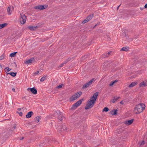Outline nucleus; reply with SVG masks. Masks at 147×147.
<instances>
[{
	"mask_svg": "<svg viewBox=\"0 0 147 147\" xmlns=\"http://www.w3.org/2000/svg\"><path fill=\"white\" fill-rule=\"evenodd\" d=\"M120 98V97H119L117 96H115L114 97L113 99L112 100V102L113 103H114L115 102H116L117 100L119 98Z\"/></svg>",
	"mask_w": 147,
	"mask_h": 147,
	"instance_id": "nucleus-16",
	"label": "nucleus"
},
{
	"mask_svg": "<svg viewBox=\"0 0 147 147\" xmlns=\"http://www.w3.org/2000/svg\"><path fill=\"white\" fill-rule=\"evenodd\" d=\"M39 73V71H36V72H35V74L37 75V74H38Z\"/></svg>",
	"mask_w": 147,
	"mask_h": 147,
	"instance_id": "nucleus-35",
	"label": "nucleus"
},
{
	"mask_svg": "<svg viewBox=\"0 0 147 147\" xmlns=\"http://www.w3.org/2000/svg\"><path fill=\"white\" fill-rule=\"evenodd\" d=\"M4 58V56L3 55H2L0 57V60H2Z\"/></svg>",
	"mask_w": 147,
	"mask_h": 147,
	"instance_id": "nucleus-32",
	"label": "nucleus"
},
{
	"mask_svg": "<svg viewBox=\"0 0 147 147\" xmlns=\"http://www.w3.org/2000/svg\"><path fill=\"white\" fill-rule=\"evenodd\" d=\"M145 105L144 104H140L136 105L135 107V111H137L136 113L139 114L142 112L145 108Z\"/></svg>",
	"mask_w": 147,
	"mask_h": 147,
	"instance_id": "nucleus-2",
	"label": "nucleus"
},
{
	"mask_svg": "<svg viewBox=\"0 0 147 147\" xmlns=\"http://www.w3.org/2000/svg\"><path fill=\"white\" fill-rule=\"evenodd\" d=\"M8 8L9 9H11V8H10L9 7H8Z\"/></svg>",
	"mask_w": 147,
	"mask_h": 147,
	"instance_id": "nucleus-43",
	"label": "nucleus"
},
{
	"mask_svg": "<svg viewBox=\"0 0 147 147\" xmlns=\"http://www.w3.org/2000/svg\"><path fill=\"white\" fill-rule=\"evenodd\" d=\"M24 137H21V138H20V140H23V139H24Z\"/></svg>",
	"mask_w": 147,
	"mask_h": 147,
	"instance_id": "nucleus-37",
	"label": "nucleus"
},
{
	"mask_svg": "<svg viewBox=\"0 0 147 147\" xmlns=\"http://www.w3.org/2000/svg\"><path fill=\"white\" fill-rule=\"evenodd\" d=\"M82 100H80L75 103L71 109L72 110L75 109L79 106L82 103Z\"/></svg>",
	"mask_w": 147,
	"mask_h": 147,
	"instance_id": "nucleus-8",
	"label": "nucleus"
},
{
	"mask_svg": "<svg viewBox=\"0 0 147 147\" xmlns=\"http://www.w3.org/2000/svg\"><path fill=\"white\" fill-rule=\"evenodd\" d=\"M37 26H29L28 28L32 30H34L36 28Z\"/></svg>",
	"mask_w": 147,
	"mask_h": 147,
	"instance_id": "nucleus-19",
	"label": "nucleus"
},
{
	"mask_svg": "<svg viewBox=\"0 0 147 147\" xmlns=\"http://www.w3.org/2000/svg\"><path fill=\"white\" fill-rule=\"evenodd\" d=\"M117 82V80H115L113 81H112L111 82L110 84H109L110 86H113L114 84L116 83Z\"/></svg>",
	"mask_w": 147,
	"mask_h": 147,
	"instance_id": "nucleus-25",
	"label": "nucleus"
},
{
	"mask_svg": "<svg viewBox=\"0 0 147 147\" xmlns=\"http://www.w3.org/2000/svg\"><path fill=\"white\" fill-rule=\"evenodd\" d=\"M144 8H147V3L146 4H145V5H144Z\"/></svg>",
	"mask_w": 147,
	"mask_h": 147,
	"instance_id": "nucleus-36",
	"label": "nucleus"
},
{
	"mask_svg": "<svg viewBox=\"0 0 147 147\" xmlns=\"http://www.w3.org/2000/svg\"><path fill=\"white\" fill-rule=\"evenodd\" d=\"M27 90L28 91H31L32 93L34 94H36L37 93V90L36 89L34 88H28L27 89Z\"/></svg>",
	"mask_w": 147,
	"mask_h": 147,
	"instance_id": "nucleus-10",
	"label": "nucleus"
},
{
	"mask_svg": "<svg viewBox=\"0 0 147 147\" xmlns=\"http://www.w3.org/2000/svg\"><path fill=\"white\" fill-rule=\"evenodd\" d=\"M63 86V84H61L60 85H59L58 86H57V88H61Z\"/></svg>",
	"mask_w": 147,
	"mask_h": 147,
	"instance_id": "nucleus-30",
	"label": "nucleus"
},
{
	"mask_svg": "<svg viewBox=\"0 0 147 147\" xmlns=\"http://www.w3.org/2000/svg\"><path fill=\"white\" fill-rule=\"evenodd\" d=\"M16 126H14L13 127V128H14V129H15V128H16Z\"/></svg>",
	"mask_w": 147,
	"mask_h": 147,
	"instance_id": "nucleus-42",
	"label": "nucleus"
},
{
	"mask_svg": "<svg viewBox=\"0 0 147 147\" xmlns=\"http://www.w3.org/2000/svg\"><path fill=\"white\" fill-rule=\"evenodd\" d=\"M33 60H34L33 59L31 58V59H28V60L26 61L24 63H25V64H28V63H30L32 62L33 61Z\"/></svg>",
	"mask_w": 147,
	"mask_h": 147,
	"instance_id": "nucleus-15",
	"label": "nucleus"
},
{
	"mask_svg": "<svg viewBox=\"0 0 147 147\" xmlns=\"http://www.w3.org/2000/svg\"><path fill=\"white\" fill-rule=\"evenodd\" d=\"M63 64H62L61 65L60 67H62L63 66Z\"/></svg>",
	"mask_w": 147,
	"mask_h": 147,
	"instance_id": "nucleus-39",
	"label": "nucleus"
},
{
	"mask_svg": "<svg viewBox=\"0 0 147 147\" xmlns=\"http://www.w3.org/2000/svg\"><path fill=\"white\" fill-rule=\"evenodd\" d=\"M111 53V52H109L107 54H106L105 55V57H108L109 56V55L110 53Z\"/></svg>",
	"mask_w": 147,
	"mask_h": 147,
	"instance_id": "nucleus-33",
	"label": "nucleus"
},
{
	"mask_svg": "<svg viewBox=\"0 0 147 147\" xmlns=\"http://www.w3.org/2000/svg\"><path fill=\"white\" fill-rule=\"evenodd\" d=\"M94 79H92V80H91L89 82L85 84L82 86V88L83 89H85L87 88V87H88L90 85L92 84V82L94 81Z\"/></svg>",
	"mask_w": 147,
	"mask_h": 147,
	"instance_id": "nucleus-6",
	"label": "nucleus"
},
{
	"mask_svg": "<svg viewBox=\"0 0 147 147\" xmlns=\"http://www.w3.org/2000/svg\"><path fill=\"white\" fill-rule=\"evenodd\" d=\"M93 16V14H91L89 15L82 22V23L84 24L88 22L92 18Z\"/></svg>",
	"mask_w": 147,
	"mask_h": 147,
	"instance_id": "nucleus-9",
	"label": "nucleus"
},
{
	"mask_svg": "<svg viewBox=\"0 0 147 147\" xmlns=\"http://www.w3.org/2000/svg\"><path fill=\"white\" fill-rule=\"evenodd\" d=\"M48 7V5H39L35 6L34 7L35 9H47Z\"/></svg>",
	"mask_w": 147,
	"mask_h": 147,
	"instance_id": "nucleus-7",
	"label": "nucleus"
},
{
	"mask_svg": "<svg viewBox=\"0 0 147 147\" xmlns=\"http://www.w3.org/2000/svg\"><path fill=\"white\" fill-rule=\"evenodd\" d=\"M98 94V92L94 93L93 96L88 101L85 109L86 110L91 108L94 105L95 102L97 98Z\"/></svg>",
	"mask_w": 147,
	"mask_h": 147,
	"instance_id": "nucleus-1",
	"label": "nucleus"
},
{
	"mask_svg": "<svg viewBox=\"0 0 147 147\" xmlns=\"http://www.w3.org/2000/svg\"><path fill=\"white\" fill-rule=\"evenodd\" d=\"M120 6V5L118 6L117 7V9H118L119 8V6Z\"/></svg>",
	"mask_w": 147,
	"mask_h": 147,
	"instance_id": "nucleus-41",
	"label": "nucleus"
},
{
	"mask_svg": "<svg viewBox=\"0 0 147 147\" xmlns=\"http://www.w3.org/2000/svg\"><path fill=\"white\" fill-rule=\"evenodd\" d=\"M54 116L56 117L57 118L59 121H62L64 118L62 113L58 111H57L55 113Z\"/></svg>",
	"mask_w": 147,
	"mask_h": 147,
	"instance_id": "nucleus-3",
	"label": "nucleus"
},
{
	"mask_svg": "<svg viewBox=\"0 0 147 147\" xmlns=\"http://www.w3.org/2000/svg\"><path fill=\"white\" fill-rule=\"evenodd\" d=\"M12 90L13 91V92H15V89L13 88L12 89Z\"/></svg>",
	"mask_w": 147,
	"mask_h": 147,
	"instance_id": "nucleus-40",
	"label": "nucleus"
},
{
	"mask_svg": "<svg viewBox=\"0 0 147 147\" xmlns=\"http://www.w3.org/2000/svg\"><path fill=\"white\" fill-rule=\"evenodd\" d=\"M19 113V115L20 116H22V112H20Z\"/></svg>",
	"mask_w": 147,
	"mask_h": 147,
	"instance_id": "nucleus-34",
	"label": "nucleus"
},
{
	"mask_svg": "<svg viewBox=\"0 0 147 147\" xmlns=\"http://www.w3.org/2000/svg\"><path fill=\"white\" fill-rule=\"evenodd\" d=\"M0 66H1V65H0Z\"/></svg>",
	"mask_w": 147,
	"mask_h": 147,
	"instance_id": "nucleus-44",
	"label": "nucleus"
},
{
	"mask_svg": "<svg viewBox=\"0 0 147 147\" xmlns=\"http://www.w3.org/2000/svg\"><path fill=\"white\" fill-rule=\"evenodd\" d=\"M40 119H41L40 117L37 116V117H36V118H35V121L36 122L38 123Z\"/></svg>",
	"mask_w": 147,
	"mask_h": 147,
	"instance_id": "nucleus-18",
	"label": "nucleus"
},
{
	"mask_svg": "<svg viewBox=\"0 0 147 147\" xmlns=\"http://www.w3.org/2000/svg\"><path fill=\"white\" fill-rule=\"evenodd\" d=\"M7 25L6 23H4L0 24V29L5 27Z\"/></svg>",
	"mask_w": 147,
	"mask_h": 147,
	"instance_id": "nucleus-22",
	"label": "nucleus"
},
{
	"mask_svg": "<svg viewBox=\"0 0 147 147\" xmlns=\"http://www.w3.org/2000/svg\"><path fill=\"white\" fill-rule=\"evenodd\" d=\"M33 114L32 111H30L28 112L26 115V117L27 118H29Z\"/></svg>",
	"mask_w": 147,
	"mask_h": 147,
	"instance_id": "nucleus-14",
	"label": "nucleus"
},
{
	"mask_svg": "<svg viewBox=\"0 0 147 147\" xmlns=\"http://www.w3.org/2000/svg\"><path fill=\"white\" fill-rule=\"evenodd\" d=\"M58 130H59V129H61V130L62 131H65L66 130H67V127H66L64 125H63L62 126H59L58 127Z\"/></svg>",
	"mask_w": 147,
	"mask_h": 147,
	"instance_id": "nucleus-12",
	"label": "nucleus"
},
{
	"mask_svg": "<svg viewBox=\"0 0 147 147\" xmlns=\"http://www.w3.org/2000/svg\"><path fill=\"white\" fill-rule=\"evenodd\" d=\"M133 119H131V120L126 121L125 122V123L127 125H129L132 123L133 122Z\"/></svg>",
	"mask_w": 147,
	"mask_h": 147,
	"instance_id": "nucleus-13",
	"label": "nucleus"
},
{
	"mask_svg": "<svg viewBox=\"0 0 147 147\" xmlns=\"http://www.w3.org/2000/svg\"><path fill=\"white\" fill-rule=\"evenodd\" d=\"M117 113V110H114L111 112V114L113 115H116Z\"/></svg>",
	"mask_w": 147,
	"mask_h": 147,
	"instance_id": "nucleus-23",
	"label": "nucleus"
},
{
	"mask_svg": "<svg viewBox=\"0 0 147 147\" xmlns=\"http://www.w3.org/2000/svg\"><path fill=\"white\" fill-rule=\"evenodd\" d=\"M145 143V142L144 141H142V142H140V144L141 145H143Z\"/></svg>",
	"mask_w": 147,
	"mask_h": 147,
	"instance_id": "nucleus-31",
	"label": "nucleus"
},
{
	"mask_svg": "<svg viewBox=\"0 0 147 147\" xmlns=\"http://www.w3.org/2000/svg\"><path fill=\"white\" fill-rule=\"evenodd\" d=\"M16 73H14V72H10L7 73V74H9L11 76L13 77H15V76L16 75Z\"/></svg>",
	"mask_w": 147,
	"mask_h": 147,
	"instance_id": "nucleus-20",
	"label": "nucleus"
},
{
	"mask_svg": "<svg viewBox=\"0 0 147 147\" xmlns=\"http://www.w3.org/2000/svg\"><path fill=\"white\" fill-rule=\"evenodd\" d=\"M17 52H14L11 53L10 55V56L11 57H14L15 56L16 54L17 53Z\"/></svg>",
	"mask_w": 147,
	"mask_h": 147,
	"instance_id": "nucleus-24",
	"label": "nucleus"
},
{
	"mask_svg": "<svg viewBox=\"0 0 147 147\" xmlns=\"http://www.w3.org/2000/svg\"><path fill=\"white\" fill-rule=\"evenodd\" d=\"M7 10V13L9 15L11 14V13L12 12V10Z\"/></svg>",
	"mask_w": 147,
	"mask_h": 147,
	"instance_id": "nucleus-28",
	"label": "nucleus"
},
{
	"mask_svg": "<svg viewBox=\"0 0 147 147\" xmlns=\"http://www.w3.org/2000/svg\"><path fill=\"white\" fill-rule=\"evenodd\" d=\"M137 83L136 82H132L131 84H130L129 86V87H133L135 86H136L137 84Z\"/></svg>",
	"mask_w": 147,
	"mask_h": 147,
	"instance_id": "nucleus-17",
	"label": "nucleus"
},
{
	"mask_svg": "<svg viewBox=\"0 0 147 147\" xmlns=\"http://www.w3.org/2000/svg\"><path fill=\"white\" fill-rule=\"evenodd\" d=\"M11 69L9 68L8 67H6L5 69V71L6 72H7L11 70Z\"/></svg>",
	"mask_w": 147,
	"mask_h": 147,
	"instance_id": "nucleus-26",
	"label": "nucleus"
},
{
	"mask_svg": "<svg viewBox=\"0 0 147 147\" xmlns=\"http://www.w3.org/2000/svg\"><path fill=\"white\" fill-rule=\"evenodd\" d=\"M120 103L121 104H124V102H123V101H121L120 102Z\"/></svg>",
	"mask_w": 147,
	"mask_h": 147,
	"instance_id": "nucleus-38",
	"label": "nucleus"
},
{
	"mask_svg": "<svg viewBox=\"0 0 147 147\" xmlns=\"http://www.w3.org/2000/svg\"><path fill=\"white\" fill-rule=\"evenodd\" d=\"M109 109L107 107H105L104 108L103 111L107 112L109 111Z\"/></svg>",
	"mask_w": 147,
	"mask_h": 147,
	"instance_id": "nucleus-29",
	"label": "nucleus"
},
{
	"mask_svg": "<svg viewBox=\"0 0 147 147\" xmlns=\"http://www.w3.org/2000/svg\"><path fill=\"white\" fill-rule=\"evenodd\" d=\"M46 76H43L40 79V81L41 82H43L44 80H45L46 79Z\"/></svg>",
	"mask_w": 147,
	"mask_h": 147,
	"instance_id": "nucleus-27",
	"label": "nucleus"
},
{
	"mask_svg": "<svg viewBox=\"0 0 147 147\" xmlns=\"http://www.w3.org/2000/svg\"><path fill=\"white\" fill-rule=\"evenodd\" d=\"M82 94V93L81 92H79L76 93L70 98V100L72 101L76 100Z\"/></svg>",
	"mask_w": 147,
	"mask_h": 147,
	"instance_id": "nucleus-4",
	"label": "nucleus"
},
{
	"mask_svg": "<svg viewBox=\"0 0 147 147\" xmlns=\"http://www.w3.org/2000/svg\"><path fill=\"white\" fill-rule=\"evenodd\" d=\"M128 50V47H123L121 49V51H127Z\"/></svg>",
	"mask_w": 147,
	"mask_h": 147,
	"instance_id": "nucleus-21",
	"label": "nucleus"
},
{
	"mask_svg": "<svg viewBox=\"0 0 147 147\" xmlns=\"http://www.w3.org/2000/svg\"><path fill=\"white\" fill-rule=\"evenodd\" d=\"M147 86V81H144L142 82L139 84L140 87L144 88Z\"/></svg>",
	"mask_w": 147,
	"mask_h": 147,
	"instance_id": "nucleus-11",
	"label": "nucleus"
},
{
	"mask_svg": "<svg viewBox=\"0 0 147 147\" xmlns=\"http://www.w3.org/2000/svg\"><path fill=\"white\" fill-rule=\"evenodd\" d=\"M21 17L20 18V22L21 24H23L26 22V17L24 14H20Z\"/></svg>",
	"mask_w": 147,
	"mask_h": 147,
	"instance_id": "nucleus-5",
	"label": "nucleus"
}]
</instances>
